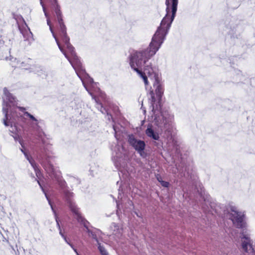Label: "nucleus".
<instances>
[{
    "mask_svg": "<svg viewBox=\"0 0 255 255\" xmlns=\"http://www.w3.org/2000/svg\"><path fill=\"white\" fill-rule=\"evenodd\" d=\"M170 28L160 25L153 35L148 47L133 51L129 56V64L144 81V84H148L145 74L153 82V86L158 100L161 99L163 93V87L161 81L158 68L151 63H147L148 60L154 56L163 43Z\"/></svg>",
    "mask_w": 255,
    "mask_h": 255,
    "instance_id": "f257e3e1",
    "label": "nucleus"
},
{
    "mask_svg": "<svg viewBox=\"0 0 255 255\" xmlns=\"http://www.w3.org/2000/svg\"><path fill=\"white\" fill-rule=\"evenodd\" d=\"M56 13L58 16V23L59 24L58 34L60 37L62 41L66 46L68 50L70 53L72 57L71 58H69V57L67 55L60 45L57 37L56 36L51 26L50 20L48 19L47 25L49 26V29L52 34V36L55 39L59 49L69 61L75 70L77 76L82 81L83 85L86 90L92 96L93 98L95 99V102H96L97 108L102 113L105 114L107 112L106 109L103 108L101 103H99L96 98V96L94 95V93L93 92H94L98 95L100 96L102 98H104L105 95L98 87L97 83H95L93 79L91 78L89 75L86 72L85 69L82 66V63L79 58L76 54V52L74 50V48L70 43V38L67 34L66 27L64 23L63 19H61L59 11L57 10Z\"/></svg>",
    "mask_w": 255,
    "mask_h": 255,
    "instance_id": "f03ea898",
    "label": "nucleus"
},
{
    "mask_svg": "<svg viewBox=\"0 0 255 255\" xmlns=\"http://www.w3.org/2000/svg\"><path fill=\"white\" fill-rule=\"evenodd\" d=\"M43 150L44 151L43 152L44 153L42 154H39L38 157L41 165L43 166L46 172L49 174L50 178L53 181H56L61 189L63 190L67 204L71 211L74 214L75 218H76L77 221L83 225L84 227L86 229V231L89 236L92 237L97 243H99L96 234L88 228V224L89 222L81 215L79 208L77 207L75 203L73 201L72 198L74 196V194L73 192H70L66 189L67 184L65 181L62 178L61 172L58 169L54 168L49 162V159L50 156L46 151L45 148H44Z\"/></svg>",
    "mask_w": 255,
    "mask_h": 255,
    "instance_id": "7ed1b4c3",
    "label": "nucleus"
},
{
    "mask_svg": "<svg viewBox=\"0 0 255 255\" xmlns=\"http://www.w3.org/2000/svg\"><path fill=\"white\" fill-rule=\"evenodd\" d=\"M230 214V219L235 226L242 229L241 233V249L245 255H254L255 250L253 246L250 234L246 230V223L245 220V215L243 212L238 211L237 207L233 203H229L224 210V215Z\"/></svg>",
    "mask_w": 255,
    "mask_h": 255,
    "instance_id": "20e7f679",
    "label": "nucleus"
},
{
    "mask_svg": "<svg viewBox=\"0 0 255 255\" xmlns=\"http://www.w3.org/2000/svg\"><path fill=\"white\" fill-rule=\"evenodd\" d=\"M151 97L150 104L152 107L151 115L154 116L155 124L160 128L161 131L172 132L175 128L174 116L169 111H159L157 105L154 106L155 98L153 91L150 92Z\"/></svg>",
    "mask_w": 255,
    "mask_h": 255,
    "instance_id": "39448f33",
    "label": "nucleus"
},
{
    "mask_svg": "<svg viewBox=\"0 0 255 255\" xmlns=\"http://www.w3.org/2000/svg\"><path fill=\"white\" fill-rule=\"evenodd\" d=\"M2 112L4 115V118L3 119V124L6 127L10 126L9 131L13 134L12 135L15 141L18 140L19 143L22 148L24 147L23 141L20 139L17 132H18V128L17 126V122L19 118L21 117L20 114H18L15 110H10V113L8 114V109L7 102L3 100L2 104Z\"/></svg>",
    "mask_w": 255,
    "mask_h": 255,
    "instance_id": "423d86ee",
    "label": "nucleus"
},
{
    "mask_svg": "<svg viewBox=\"0 0 255 255\" xmlns=\"http://www.w3.org/2000/svg\"><path fill=\"white\" fill-rule=\"evenodd\" d=\"M3 93L4 97L3 98V100L4 99L7 102L8 111H10V109L12 110L14 109L16 112V108H18L20 111L22 112L24 116L28 117L29 120L32 121L30 123V127L33 130L37 132V135L39 136V137L41 138L43 140L42 137H40L43 132L39 126V121L29 113L26 112L25 108L21 107H15V105L16 104L15 98L9 92L6 88L3 89Z\"/></svg>",
    "mask_w": 255,
    "mask_h": 255,
    "instance_id": "0eeeda50",
    "label": "nucleus"
},
{
    "mask_svg": "<svg viewBox=\"0 0 255 255\" xmlns=\"http://www.w3.org/2000/svg\"><path fill=\"white\" fill-rule=\"evenodd\" d=\"M178 0H166V15L162 19L160 24L170 28L177 10Z\"/></svg>",
    "mask_w": 255,
    "mask_h": 255,
    "instance_id": "6e6552de",
    "label": "nucleus"
},
{
    "mask_svg": "<svg viewBox=\"0 0 255 255\" xmlns=\"http://www.w3.org/2000/svg\"><path fill=\"white\" fill-rule=\"evenodd\" d=\"M128 142L141 157H146L147 154L144 151L145 143L143 140L135 138L133 134H130L128 136Z\"/></svg>",
    "mask_w": 255,
    "mask_h": 255,
    "instance_id": "1a4fd4ad",
    "label": "nucleus"
},
{
    "mask_svg": "<svg viewBox=\"0 0 255 255\" xmlns=\"http://www.w3.org/2000/svg\"><path fill=\"white\" fill-rule=\"evenodd\" d=\"M29 61H31V60L28 59L27 60V61L21 62L19 63V65L18 64L12 65V67H19L26 70L29 69L30 72H33L35 73H37L38 75H40L41 73H42V69L40 67H37L35 66L29 67L30 64L28 63V62Z\"/></svg>",
    "mask_w": 255,
    "mask_h": 255,
    "instance_id": "9d476101",
    "label": "nucleus"
},
{
    "mask_svg": "<svg viewBox=\"0 0 255 255\" xmlns=\"http://www.w3.org/2000/svg\"><path fill=\"white\" fill-rule=\"evenodd\" d=\"M40 4L41 5V6L42 7L43 11L44 13V15H45V17L47 18V20H48V19H49L50 20V19L49 18L48 14L47 12H46V8L44 6L43 2H42V0H40ZM49 2L50 3V4L51 6V8L54 10V11L55 12V16L56 17L57 21H58V16H57V15L56 13L57 10L59 11V12L60 13L61 19H63L62 14V12L60 10V5L58 4L57 0H49Z\"/></svg>",
    "mask_w": 255,
    "mask_h": 255,
    "instance_id": "9b49d317",
    "label": "nucleus"
},
{
    "mask_svg": "<svg viewBox=\"0 0 255 255\" xmlns=\"http://www.w3.org/2000/svg\"><path fill=\"white\" fill-rule=\"evenodd\" d=\"M111 149L113 157V160L115 161L116 165L118 166V160L119 158H122L125 154V149L123 146L117 144L114 148L112 147Z\"/></svg>",
    "mask_w": 255,
    "mask_h": 255,
    "instance_id": "f8f14e48",
    "label": "nucleus"
},
{
    "mask_svg": "<svg viewBox=\"0 0 255 255\" xmlns=\"http://www.w3.org/2000/svg\"><path fill=\"white\" fill-rule=\"evenodd\" d=\"M20 150L24 154L25 158L29 161L31 166L33 167L37 178L40 179L41 176V173L34 160L30 156L28 155V154L22 148H21Z\"/></svg>",
    "mask_w": 255,
    "mask_h": 255,
    "instance_id": "ddd939ff",
    "label": "nucleus"
},
{
    "mask_svg": "<svg viewBox=\"0 0 255 255\" xmlns=\"http://www.w3.org/2000/svg\"><path fill=\"white\" fill-rule=\"evenodd\" d=\"M146 135L155 140L159 139V130H154L151 125H148L147 129L145 130Z\"/></svg>",
    "mask_w": 255,
    "mask_h": 255,
    "instance_id": "4468645a",
    "label": "nucleus"
},
{
    "mask_svg": "<svg viewBox=\"0 0 255 255\" xmlns=\"http://www.w3.org/2000/svg\"><path fill=\"white\" fill-rule=\"evenodd\" d=\"M37 181L38 184L39 185L40 187H41L43 192L44 193L45 196V197H46V199H47V201L48 202V203H49V204L50 205V207L51 208V209H52V211H53V213L54 214V216H55V220H56V222L57 226L59 230H60L61 227H60V224H59V221H58V219L57 215V214L56 213L55 210L53 208V205H52L50 199L49 198V197H48L47 194L45 192V191L44 189H43V187L41 185L39 181L37 180Z\"/></svg>",
    "mask_w": 255,
    "mask_h": 255,
    "instance_id": "2eb2a0df",
    "label": "nucleus"
},
{
    "mask_svg": "<svg viewBox=\"0 0 255 255\" xmlns=\"http://www.w3.org/2000/svg\"><path fill=\"white\" fill-rule=\"evenodd\" d=\"M187 166L185 167L184 172L183 173V169H182V171L181 173V176H184L187 179L189 180H191L193 181H195L196 178V176L192 172H190L189 170V168H187Z\"/></svg>",
    "mask_w": 255,
    "mask_h": 255,
    "instance_id": "dca6fc26",
    "label": "nucleus"
},
{
    "mask_svg": "<svg viewBox=\"0 0 255 255\" xmlns=\"http://www.w3.org/2000/svg\"><path fill=\"white\" fill-rule=\"evenodd\" d=\"M111 229L113 231L114 234L115 235L122 234V229L120 228L119 225L115 223H112L111 226Z\"/></svg>",
    "mask_w": 255,
    "mask_h": 255,
    "instance_id": "f3484780",
    "label": "nucleus"
},
{
    "mask_svg": "<svg viewBox=\"0 0 255 255\" xmlns=\"http://www.w3.org/2000/svg\"><path fill=\"white\" fill-rule=\"evenodd\" d=\"M170 138L168 141V146H170V145L173 146H176L178 145L177 141V140L173 137V136L172 135H171Z\"/></svg>",
    "mask_w": 255,
    "mask_h": 255,
    "instance_id": "a211bd4d",
    "label": "nucleus"
},
{
    "mask_svg": "<svg viewBox=\"0 0 255 255\" xmlns=\"http://www.w3.org/2000/svg\"><path fill=\"white\" fill-rule=\"evenodd\" d=\"M98 249L101 254V255H108V253L107 252L105 248L101 245L100 243H98Z\"/></svg>",
    "mask_w": 255,
    "mask_h": 255,
    "instance_id": "6ab92c4d",
    "label": "nucleus"
},
{
    "mask_svg": "<svg viewBox=\"0 0 255 255\" xmlns=\"http://www.w3.org/2000/svg\"><path fill=\"white\" fill-rule=\"evenodd\" d=\"M11 66H12V65L14 64H19L21 62L19 60H17L16 58H12L11 59Z\"/></svg>",
    "mask_w": 255,
    "mask_h": 255,
    "instance_id": "aec40b11",
    "label": "nucleus"
},
{
    "mask_svg": "<svg viewBox=\"0 0 255 255\" xmlns=\"http://www.w3.org/2000/svg\"><path fill=\"white\" fill-rule=\"evenodd\" d=\"M160 183H161V185L164 187H167L169 186V183L168 182L161 180Z\"/></svg>",
    "mask_w": 255,
    "mask_h": 255,
    "instance_id": "412c9836",
    "label": "nucleus"
},
{
    "mask_svg": "<svg viewBox=\"0 0 255 255\" xmlns=\"http://www.w3.org/2000/svg\"><path fill=\"white\" fill-rule=\"evenodd\" d=\"M113 128H114V130L115 131V136L116 137V138L118 140L119 139V137H118V131L117 130V129H116V128L115 126H113Z\"/></svg>",
    "mask_w": 255,
    "mask_h": 255,
    "instance_id": "4be33fe9",
    "label": "nucleus"
},
{
    "mask_svg": "<svg viewBox=\"0 0 255 255\" xmlns=\"http://www.w3.org/2000/svg\"><path fill=\"white\" fill-rule=\"evenodd\" d=\"M141 109L142 110L143 114H145L146 113L145 108L143 107V104H141Z\"/></svg>",
    "mask_w": 255,
    "mask_h": 255,
    "instance_id": "5701e85b",
    "label": "nucleus"
},
{
    "mask_svg": "<svg viewBox=\"0 0 255 255\" xmlns=\"http://www.w3.org/2000/svg\"><path fill=\"white\" fill-rule=\"evenodd\" d=\"M156 178H157V180L159 182H160L161 180H162V177H161L160 175H158L156 176Z\"/></svg>",
    "mask_w": 255,
    "mask_h": 255,
    "instance_id": "b1692460",
    "label": "nucleus"
},
{
    "mask_svg": "<svg viewBox=\"0 0 255 255\" xmlns=\"http://www.w3.org/2000/svg\"><path fill=\"white\" fill-rule=\"evenodd\" d=\"M63 239L64 240V241H65V242L69 245V244H70V243L68 241V240H67V238L66 236H65L63 238Z\"/></svg>",
    "mask_w": 255,
    "mask_h": 255,
    "instance_id": "393cba45",
    "label": "nucleus"
},
{
    "mask_svg": "<svg viewBox=\"0 0 255 255\" xmlns=\"http://www.w3.org/2000/svg\"><path fill=\"white\" fill-rule=\"evenodd\" d=\"M59 234L61 236V237L62 238L64 237L65 236L63 234V233H62V231H61V229H60V230H59Z\"/></svg>",
    "mask_w": 255,
    "mask_h": 255,
    "instance_id": "a878e982",
    "label": "nucleus"
},
{
    "mask_svg": "<svg viewBox=\"0 0 255 255\" xmlns=\"http://www.w3.org/2000/svg\"><path fill=\"white\" fill-rule=\"evenodd\" d=\"M215 212L217 213V214H219V215L221 214V213L220 212H218V211L217 209H215Z\"/></svg>",
    "mask_w": 255,
    "mask_h": 255,
    "instance_id": "bb28decb",
    "label": "nucleus"
},
{
    "mask_svg": "<svg viewBox=\"0 0 255 255\" xmlns=\"http://www.w3.org/2000/svg\"><path fill=\"white\" fill-rule=\"evenodd\" d=\"M69 245L73 249V248H75L72 244L71 243L69 244Z\"/></svg>",
    "mask_w": 255,
    "mask_h": 255,
    "instance_id": "cd10ccee",
    "label": "nucleus"
},
{
    "mask_svg": "<svg viewBox=\"0 0 255 255\" xmlns=\"http://www.w3.org/2000/svg\"><path fill=\"white\" fill-rule=\"evenodd\" d=\"M73 250L76 253V254H77V253H78L77 250L75 248H73Z\"/></svg>",
    "mask_w": 255,
    "mask_h": 255,
    "instance_id": "c85d7f7f",
    "label": "nucleus"
},
{
    "mask_svg": "<svg viewBox=\"0 0 255 255\" xmlns=\"http://www.w3.org/2000/svg\"><path fill=\"white\" fill-rule=\"evenodd\" d=\"M117 206L118 209H119V203L117 201Z\"/></svg>",
    "mask_w": 255,
    "mask_h": 255,
    "instance_id": "c756f323",
    "label": "nucleus"
},
{
    "mask_svg": "<svg viewBox=\"0 0 255 255\" xmlns=\"http://www.w3.org/2000/svg\"><path fill=\"white\" fill-rule=\"evenodd\" d=\"M120 196H121V194L120 193H119V196L118 198L119 199L120 198Z\"/></svg>",
    "mask_w": 255,
    "mask_h": 255,
    "instance_id": "7c9ffc66",
    "label": "nucleus"
},
{
    "mask_svg": "<svg viewBox=\"0 0 255 255\" xmlns=\"http://www.w3.org/2000/svg\"><path fill=\"white\" fill-rule=\"evenodd\" d=\"M77 255H80L78 253H77L76 254Z\"/></svg>",
    "mask_w": 255,
    "mask_h": 255,
    "instance_id": "2f4dec72",
    "label": "nucleus"
},
{
    "mask_svg": "<svg viewBox=\"0 0 255 255\" xmlns=\"http://www.w3.org/2000/svg\"><path fill=\"white\" fill-rule=\"evenodd\" d=\"M29 34H30V35H32V33H31V32H29Z\"/></svg>",
    "mask_w": 255,
    "mask_h": 255,
    "instance_id": "473e14b6",
    "label": "nucleus"
}]
</instances>
